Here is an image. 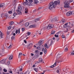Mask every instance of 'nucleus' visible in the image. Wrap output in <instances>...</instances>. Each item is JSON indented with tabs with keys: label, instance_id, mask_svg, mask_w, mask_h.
<instances>
[{
	"label": "nucleus",
	"instance_id": "nucleus-18",
	"mask_svg": "<svg viewBox=\"0 0 74 74\" xmlns=\"http://www.w3.org/2000/svg\"><path fill=\"white\" fill-rule=\"evenodd\" d=\"M0 36L1 37V38H3V37L2 36H3V33L1 32V31H0Z\"/></svg>",
	"mask_w": 74,
	"mask_h": 74
},
{
	"label": "nucleus",
	"instance_id": "nucleus-38",
	"mask_svg": "<svg viewBox=\"0 0 74 74\" xmlns=\"http://www.w3.org/2000/svg\"><path fill=\"white\" fill-rule=\"evenodd\" d=\"M3 15H4V14H2L0 15V18H2V16Z\"/></svg>",
	"mask_w": 74,
	"mask_h": 74
},
{
	"label": "nucleus",
	"instance_id": "nucleus-50",
	"mask_svg": "<svg viewBox=\"0 0 74 74\" xmlns=\"http://www.w3.org/2000/svg\"><path fill=\"white\" fill-rule=\"evenodd\" d=\"M13 16H13H10V18H11L12 19H13V18H14V16Z\"/></svg>",
	"mask_w": 74,
	"mask_h": 74
},
{
	"label": "nucleus",
	"instance_id": "nucleus-62",
	"mask_svg": "<svg viewBox=\"0 0 74 74\" xmlns=\"http://www.w3.org/2000/svg\"><path fill=\"white\" fill-rule=\"evenodd\" d=\"M3 74H10V73H5L3 72L2 73Z\"/></svg>",
	"mask_w": 74,
	"mask_h": 74
},
{
	"label": "nucleus",
	"instance_id": "nucleus-27",
	"mask_svg": "<svg viewBox=\"0 0 74 74\" xmlns=\"http://www.w3.org/2000/svg\"><path fill=\"white\" fill-rule=\"evenodd\" d=\"M34 70H35V71H36V72H37V71H38V68H36L34 69Z\"/></svg>",
	"mask_w": 74,
	"mask_h": 74
},
{
	"label": "nucleus",
	"instance_id": "nucleus-12",
	"mask_svg": "<svg viewBox=\"0 0 74 74\" xmlns=\"http://www.w3.org/2000/svg\"><path fill=\"white\" fill-rule=\"evenodd\" d=\"M25 14H27V13H28V8H26L25 9Z\"/></svg>",
	"mask_w": 74,
	"mask_h": 74
},
{
	"label": "nucleus",
	"instance_id": "nucleus-33",
	"mask_svg": "<svg viewBox=\"0 0 74 74\" xmlns=\"http://www.w3.org/2000/svg\"><path fill=\"white\" fill-rule=\"evenodd\" d=\"M35 21H35L36 22H37L38 21H40V19L37 18V19H36Z\"/></svg>",
	"mask_w": 74,
	"mask_h": 74
},
{
	"label": "nucleus",
	"instance_id": "nucleus-13",
	"mask_svg": "<svg viewBox=\"0 0 74 74\" xmlns=\"http://www.w3.org/2000/svg\"><path fill=\"white\" fill-rule=\"evenodd\" d=\"M8 16V14H5L4 15L3 18H4L5 19H7Z\"/></svg>",
	"mask_w": 74,
	"mask_h": 74
},
{
	"label": "nucleus",
	"instance_id": "nucleus-43",
	"mask_svg": "<svg viewBox=\"0 0 74 74\" xmlns=\"http://www.w3.org/2000/svg\"><path fill=\"white\" fill-rule=\"evenodd\" d=\"M54 36L56 37H59V36H58V35H56V34H55L54 35Z\"/></svg>",
	"mask_w": 74,
	"mask_h": 74
},
{
	"label": "nucleus",
	"instance_id": "nucleus-9",
	"mask_svg": "<svg viewBox=\"0 0 74 74\" xmlns=\"http://www.w3.org/2000/svg\"><path fill=\"white\" fill-rule=\"evenodd\" d=\"M72 14V12L71 11L68 12L66 14V15L67 16H69L71 15Z\"/></svg>",
	"mask_w": 74,
	"mask_h": 74
},
{
	"label": "nucleus",
	"instance_id": "nucleus-40",
	"mask_svg": "<svg viewBox=\"0 0 74 74\" xmlns=\"http://www.w3.org/2000/svg\"><path fill=\"white\" fill-rule=\"evenodd\" d=\"M27 71H26V72H25L24 74L23 73H20L18 74H27Z\"/></svg>",
	"mask_w": 74,
	"mask_h": 74
},
{
	"label": "nucleus",
	"instance_id": "nucleus-61",
	"mask_svg": "<svg viewBox=\"0 0 74 74\" xmlns=\"http://www.w3.org/2000/svg\"><path fill=\"white\" fill-rule=\"evenodd\" d=\"M24 41L25 43V44H26V43H27V42H26V40H24Z\"/></svg>",
	"mask_w": 74,
	"mask_h": 74
},
{
	"label": "nucleus",
	"instance_id": "nucleus-1",
	"mask_svg": "<svg viewBox=\"0 0 74 74\" xmlns=\"http://www.w3.org/2000/svg\"><path fill=\"white\" fill-rule=\"evenodd\" d=\"M60 1H55L53 2H52L49 4V9L50 10H52L53 8H55L56 7L57 4H58L59 5H60Z\"/></svg>",
	"mask_w": 74,
	"mask_h": 74
},
{
	"label": "nucleus",
	"instance_id": "nucleus-32",
	"mask_svg": "<svg viewBox=\"0 0 74 74\" xmlns=\"http://www.w3.org/2000/svg\"><path fill=\"white\" fill-rule=\"evenodd\" d=\"M62 62V60H59L58 61H57V63H59L60 62Z\"/></svg>",
	"mask_w": 74,
	"mask_h": 74
},
{
	"label": "nucleus",
	"instance_id": "nucleus-7",
	"mask_svg": "<svg viewBox=\"0 0 74 74\" xmlns=\"http://www.w3.org/2000/svg\"><path fill=\"white\" fill-rule=\"evenodd\" d=\"M33 46V44L32 43H30L29 45H28L27 46V49H31L32 48V47Z\"/></svg>",
	"mask_w": 74,
	"mask_h": 74
},
{
	"label": "nucleus",
	"instance_id": "nucleus-55",
	"mask_svg": "<svg viewBox=\"0 0 74 74\" xmlns=\"http://www.w3.org/2000/svg\"><path fill=\"white\" fill-rule=\"evenodd\" d=\"M18 29L16 30L15 33L16 34H17L18 33Z\"/></svg>",
	"mask_w": 74,
	"mask_h": 74
},
{
	"label": "nucleus",
	"instance_id": "nucleus-34",
	"mask_svg": "<svg viewBox=\"0 0 74 74\" xmlns=\"http://www.w3.org/2000/svg\"><path fill=\"white\" fill-rule=\"evenodd\" d=\"M47 52V49H45L44 50V53H45H45H46Z\"/></svg>",
	"mask_w": 74,
	"mask_h": 74
},
{
	"label": "nucleus",
	"instance_id": "nucleus-22",
	"mask_svg": "<svg viewBox=\"0 0 74 74\" xmlns=\"http://www.w3.org/2000/svg\"><path fill=\"white\" fill-rule=\"evenodd\" d=\"M37 49L38 50H41V47L40 46H39L37 47Z\"/></svg>",
	"mask_w": 74,
	"mask_h": 74
},
{
	"label": "nucleus",
	"instance_id": "nucleus-21",
	"mask_svg": "<svg viewBox=\"0 0 74 74\" xmlns=\"http://www.w3.org/2000/svg\"><path fill=\"white\" fill-rule=\"evenodd\" d=\"M1 63H2V64H4V63H5V61L4 60H2L1 61Z\"/></svg>",
	"mask_w": 74,
	"mask_h": 74
},
{
	"label": "nucleus",
	"instance_id": "nucleus-54",
	"mask_svg": "<svg viewBox=\"0 0 74 74\" xmlns=\"http://www.w3.org/2000/svg\"><path fill=\"white\" fill-rule=\"evenodd\" d=\"M57 41H59V38H58L56 39Z\"/></svg>",
	"mask_w": 74,
	"mask_h": 74
},
{
	"label": "nucleus",
	"instance_id": "nucleus-45",
	"mask_svg": "<svg viewBox=\"0 0 74 74\" xmlns=\"http://www.w3.org/2000/svg\"><path fill=\"white\" fill-rule=\"evenodd\" d=\"M68 31V28H66V30L64 31V33H67Z\"/></svg>",
	"mask_w": 74,
	"mask_h": 74
},
{
	"label": "nucleus",
	"instance_id": "nucleus-14",
	"mask_svg": "<svg viewBox=\"0 0 74 74\" xmlns=\"http://www.w3.org/2000/svg\"><path fill=\"white\" fill-rule=\"evenodd\" d=\"M13 59V56L12 55L10 56L9 58V60H12Z\"/></svg>",
	"mask_w": 74,
	"mask_h": 74
},
{
	"label": "nucleus",
	"instance_id": "nucleus-63",
	"mask_svg": "<svg viewBox=\"0 0 74 74\" xmlns=\"http://www.w3.org/2000/svg\"><path fill=\"white\" fill-rule=\"evenodd\" d=\"M42 52H40V55H42Z\"/></svg>",
	"mask_w": 74,
	"mask_h": 74
},
{
	"label": "nucleus",
	"instance_id": "nucleus-58",
	"mask_svg": "<svg viewBox=\"0 0 74 74\" xmlns=\"http://www.w3.org/2000/svg\"><path fill=\"white\" fill-rule=\"evenodd\" d=\"M56 72L57 73H59V70H57L56 71Z\"/></svg>",
	"mask_w": 74,
	"mask_h": 74
},
{
	"label": "nucleus",
	"instance_id": "nucleus-28",
	"mask_svg": "<svg viewBox=\"0 0 74 74\" xmlns=\"http://www.w3.org/2000/svg\"><path fill=\"white\" fill-rule=\"evenodd\" d=\"M60 56H60V55L58 54L57 56V59H59V58H60Z\"/></svg>",
	"mask_w": 74,
	"mask_h": 74
},
{
	"label": "nucleus",
	"instance_id": "nucleus-52",
	"mask_svg": "<svg viewBox=\"0 0 74 74\" xmlns=\"http://www.w3.org/2000/svg\"><path fill=\"white\" fill-rule=\"evenodd\" d=\"M62 38H65V36H64V35H62Z\"/></svg>",
	"mask_w": 74,
	"mask_h": 74
},
{
	"label": "nucleus",
	"instance_id": "nucleus-37",
	"mask_svg": "<svg viewBox=\"0 0 74 74\" xmlns=\"http://www.w3.org/2000/svg\"><path fill=\"white\" fill-rule=\"evenodd\" d=\"M14 24V22L13 21L11 22L10 23V25H12Z\"/></svg>",
	"mask_w": 74,
	"mask_h": 74
},
{
	"label": "nucleus",
	"instance_id": "nucleus-16",
	"mask_svg": "<svg viewBox=\"0 0 74 74\" xmlns=\"http://www.w3.org/2000/svg\"><path fill=\"white\" fill-rule=\"evenodd\" d=\"M55 66H56V62H55L53 65L50 66V67L51 68H53L54 67H55Z\"/></svg>",
	"mask_w": 74,
	"mask_h": 74
},
{
	"label": "nucleus",
	"instance_id": "nucleus-46",
	"mask_svg": "<svg viewBox=\"0 0 74 74\" xmlns=\"http://www.w3.org/2000/svg\"><path fill=\"white\" fill-rule=\"evenodd\" d=\"M7 64H8V65H9V64H10V62L8 61L7 62Z\"/></svg>",
	"mask_w": 74,
	"mask_h": 74
},
{
	"label": "nucleus",
	"instance_id": "nucleus-15",
	"mask_svg": "<svg viewBox=\"0 0 74 74\" xmlns=\"http://www.w3.org/2000/svg\"><path fill=\"white\" fill-rule=\"evenodd\" d=\"M30 27H31L32 28H34V27H36V25H32L29 26Z\"/></svg>",
	"mask_w": 74,
	"mask_h": 74
},
{
	"label": "nucleus",
	"instance_id": "nucleus-42",
	"mask_svg": "<svg viewBox=\"0 0 74 74\" xmlns=\"http://www.w3.org/2000/svg\"><path fill=\"white\" fill-rule=\"evenodd\" d=\"M3 71H4V72H7V70L6 69H3Z\"/></svg>",
	"mask_w": 74,
	"mask_h": 74
},
{
	"label": "nucleus",
	"instance_id": "nucleus-3",
	"mask_svg": "<svg viewBox=\"0 0 74 74\" xmlns=\"http://www.w3.org/2000/svg\"><path fill=\"white\" fill-rule=\"evenodd\" d=\"M21 11H22V6L20 5L18 7V10H16V12L18 15H22V12H21Z\"/></svg>",
	"mask_w": 74,
	"mask_h": 74
},
{
	"label": "nucleus",
	"instance_id": "nucleus-30",
	"mask_svg": "<svg viewBox=\"0 0 74 74\" xmlns=\"http://www.w3.org/2000/svg\"><path fill=\"white\" fill-rule=\"evenodd\" d=\"M55 33V31H52V32L51 33V34H54Z\"/></svg>",
	"mask_w": 74,
	"mask_h": 74
},
{
	"label": "nucleus",
	"instance_id": "nucleus-4",
	"mask_svg": "<svg viewBox=\"0 0 74 74\" xmlns=\"http://www.w3.org/2000/svg\"><path fill=\"white\" fill-rule=\"evenodd\" d=\"M64 8H70L69 3V2L68 1H65L64 3Z\"/></svg>",
	"mask_w": 74,
	"mask_h": 74
},
{
	"label": "nucleus",
	"instance_id": "nucleus-59",
	"mask_svg": "<svg viewBox=\"0 0 74 74\" xmlns=\"http://www.w3.org/2000/svg\"><path fill=\"white\" fill-rule=\"evenodd\" d=\"M12 46V45H11L9 47V48L10 49L11 48V47Z\"/></svg>",
	"mask_w": 74,
	"mask_h": 74
},
{
	"label": "nucleus",
	"instance_id": "nucleus-51",
	"mask_svg": "<svg viewBox=\"0 0 74 74\" xmlns=\"http://www.w3.org/2000/svg\"><path fill=\"white\" fill-rule=\"evenodd\" d=\"M25 30V28H22V31L23 32V31H24V30Z\"/></svg>",
	"mask_w": 74,
	"mask_h": 74
},
{
	"label": "nucleus",
	"instance_id": "nucleus-49",
	"mask_svg": "<svg viewBox=\"0 0 74 74\" xmlns=\"http://www.w3.org/2000/svg\"><path fill=\"white\" fill-rule=\"evenodd\" d=\"M28 5H31V3H29L27 4Z\"/></svg>",
	"mask_w": 74,
	"mask_h": 74
},
{
	"label": "nucleus",
	"instance_id": "nucleus-24",
	"mask_svg": "<svg viewBox=\"0 0 74 74\" xmlns=\"http://www.w3.org/2000/svg\"><path fill=\"white\" fill-rule=\"evenodd\" d=\"M22 55V53H20L18 55V58H21V56Z\"/></svg>",
	"mask_w": 74,
	"mask_h": 74
},
{
	"label": "nucleus",
	"instance_id": "nucleus-36",
	"mask_svg": "<svg viewBox=\"0 0 74 74\" xmlns=\"http://www.w3.org/2000/svg\"><path fill=\"white\" fill-rule=\"evenodd\" d=\"M62 21L63 22H65L66 21V20L62 19Z\"/></svg>",
	"mask_w": 74,
	"mask_h": 74
},
{
	"label": "nucleus",
	"instance_id": "nucleus-44",
	"mask_svg": "<svg viewBox=\"0 0 74 74\" xmlns=\"http://www.w3.org/2000/svg\"><path fill=\"white\" fill-rule=\"evenodd\" d=\"M11 27H12L11 26H10V27H8V29L9 30H10V29H11Z\"/></svg>",
	"mask_w": 74,
	"mask_h": 74
},
{
	"label": "nucleus",
	"instance_id": "nucleus-53",
	"mask_svg": "<svg viewBox=\"0 0 74 74\" xmlns=\"http://www.w3.org/2000/svg\"><path fill=\"white\" fill-rule=\"evenodd\" d=\"M29 1L31 2V3H32L33 2V0H28Z\"/></svg>",
	"mask_w": 74,
	"mask_h": 74
},
{
	"label": "nucleus",
	"instance_id": "nucleus-29",
	"mask_svg": "<svg viewBox=\"0 0 74 74\" xmlns=\"http://www.w3.org/2000/svg\"><path fill=\"white\" fill-rule=\"evenodd\" d=\"M68 51V49L67 48H65L64 49V51H65V52H67V51Z\"/></svg>",
	"mask_w": 74,
	"mask_h": 74
},
{
	"label": "nucleus",
	"instance_id": "nucleus-39",
	"mask_svg": "<svg viewBox=\"0 0 74 74\" xmlns=\"http://www.w3.org/2000/svg\"><path fill=\"white\" fill-rule=\"evenodd\" d=\"M40 63V62L39 61H36L35 62V64H38V63Z\"/></svg>",
	"mask_w": 74,
	"mask_h": 74
},
{
	"label": "nucleus",
	"instance_id": "nucleus-2",
	"mask_svg": "<svg viewBox=\"0 0 74 74\" xmlns=\"http://www.w3.org/2000/svg\"><path fill=\"white\" fill-rule=\"evenodd\" d=\"M53 43V41L51 40L47 42V44H45V47H46V48H48L49 47H51V45Z\"/></svg>",
	"mask_w": 74,
	"mask_h": 74
},
{
	"label": "nucleus",
	"instance_id": "nucleus-47",
	"mask_svg": "<svg viewBox=\"0 0 74 74\" xmlns=\"http://www.w3.org/2000/svg\"><path fill=\"white\" fill-rule=\"evenodd\" d=\"M12 11H9L8 12V13L9 14H12Z\"/></svg>",
	"mask_w": 74,
	"mask_h": 74
},
{
	"label": "nucleus",
	"instance_id": "nucleus-26",
	"mask_svg": "<svg viewBox=\"0 0 74 74\" xmlns=\"http://www.w3.org/2000/svg\"><path fill=\"white\" fill-rule=\"evenodd\" d=\"M29 23H25V26H29Z\"/></svg>",
	"mask_w": 74,
	"mask_h": 74
},
{
	"label": "nucleus",
	"instance_id": "nucleus-5",
	"mask_svg": "<svg viewBox=\"0 0 74 74\" xmlns=\"http://www.w3.org/2000/svg\"><path fill=\"white\" fill-rule=\"evenodd\" d=\"M54 27V25L52 24H50L48 25L47 27V29L48 30H49L50 29H51V28H53Z\"/></svg>",
	"mask_w": 74,
	"mask_h": 74
},
{
	"label": "nucleus",
	"instance_id": "nucleus-35",
	"mask_svg": "<svg viewBox=\"0 0 74 74\" xmlns=\"http://www.w3.org/2000/svg\"><path fill=\"white\" fill-rule=\"evenodd\" d=\"M23 23V20H21L20 22L18 23V24H21V23Z\"/></svg>",
	"mask_w": 74,
	"mask_h": 74
},
{
	"label": "nucleus",
	"instance_id": "nucleus-41",
	"mask_svg": "<svg viewBox=\"0 0 74 74\" xmlns=\"http://www.w3.org/2000/svg\"><path fill=\"white\" fill-rule=\"evenodd\" d=\"M14 39H15V37H14L12 36L11 37V40H14Z\"/></svg>",
	"mask_w": 74,
	"mask_h": 74
},
{
	"label": "nucleus",
	"instance_id": "nucleus-57",
	"mask_svg": "<svg viewBox=\"0 0 74 74\" xmlns=\"http://www.w3.org/2000/svg\"><path fill=\"white\" fill-rule=\"evenodd\" d=\"M67 27H69V29H70V28H71V27H70V26H69V25L67 26Z\"/></svg>",
	"mask_w": 74,
	"mask_h": 74
},
{
	"label": "nucleus",
	"instance_id": "nucleus-10",
	"mask_svg": "<svg viewBox=\"0 0 74 74\" xmlns=\"http://www.w3.org/2000/svg\"><path fill=\"white\" fill-rule=\"evenodd\" d=\"M72 51L71 52V55H74V47L72 49Z\"/></svg>",
	"mask_w": 74,
	"mask_h": 74
},
{
	"label": "nucleus",
	"instance_id": "nucleus-23",
	"mask_svg": "<svg viewBox=\"0 0 74 74\" xmlns=\"http://www.w3.org/2000/svg\"><path fill=\"white\" fill-rule=\"evenodd\" d=\"M26 34H27V36H29V35H30V34H31V33H30V32H27Z\"/></svg>",
	"mask_w": 74,
	"mask_h": 74
},
{
	"label": "nucleus",
	"instance_id": "nucleus-17",
	"mask_svg": "<svg viewBox=\"0 0 74 74\" xmlns=\"http://www.w3.org/2000/svg\"><path fill=\"white\" fill-rule=\"evenodd\" d=\"M41 30H38L37 32V33L38 34H39L40 35H41Z\"/></svg>",
	"mask_w": 74,
	"mask_h": 74
},
{
	"label": "nucleus",
	"instance_id": "nucleus-6",
	"mask_svg": "<svg viewBox=\"0 0 74 74\" xmlns=\"http://www.w3.org/2000/svg\"><path fill=\"white\" fill-rule=\"evenodd\" d=\"M58 18L56 17L55 18H54L51 20V22H56V21H58Z\"/></svg>",
	"mask_w": 74,
	"mask_h": 74
},
{
	"label": "nucleus",
	"instance_id": "nucleus-48",
	"mask_svg": "<svg viewBox=\"0 0 74 74\" xmlns=\"http://www.w3.org/2000/svg\"><path fill=\"white\" fill-rule=\"evenodd\" d=\"M69 24V22L66 23L64 25V26H67V25Z\"/></svg>",
	"mask_w": 74,
	"mask_h": 74
},
{
	"label": "nucleus",
	"instance_id": "nucleus-11",
	"mask_svg": "<svg viewBox=\"0 0 74 74\" xmlns=\"http://www.w3.org/2000/svg\"><path fill=\"white\" fill-rule=\"evenodd\" d=\"M5 6V4L4 3H2L0 4V8L3 7H4Z\"/></svg>",
	"mask_w": 74,
	"mask_h": 74
},
{
	"label": "nucleus",
	"instance_id": "nucleus-25",
	"mask_svg": "<svg viewBox=\"0 0 74 74\" xmlns=\"http://www.w3.org/2000/svg\"><path fill=\"white\" fill-rule=\"evenodd\" d=\"M34 1L35 2V4H37V3H38V1L37 0H34Z\"/></svg>",
	"mask_w": 74,
	"mask_h": 74
},
{
	"label": "nucleus",
	"instance_id": "nucleus-64",
	"mask_svg": "<svg viewBox=\"0 0 74 74\" xmlns=\"http://www.w3.org/2000/svg\"><path fill=\"white\" fill-rule=\"evenodd\" d=\"M27 3V1H26L24 2V4H26V3Z\"/></svg>",
	"mask_w": 74,
	"mask_h": 74
},
{
	"label": "nucleus",
	"instance_id": "nucleus-8",
	"mask_svg": "<svg viewBox=\"0 0 74 74\" xmlns=\"http://www.w3.org/2000/svg\"><path fill=\"white\" fill-rule=\"evenodd\" d=\"M44 43V40H41L38 42V45L39 46H41L42 44V43Z\"/></svg>",
	"mask_w": 74,
	"mask_h": 74
},
{
	"label": "nucleus",
	"instance_id": "nucleus-31",
	"mask_svg": "<svg viewBox=\"0 0 74 74\" xmlns=\"http://www.w3.org/2000/svg\"><path fill=\"white\" fill-rule=\"evenodd\" d=\"M35 53H38V52H39V51H38V50H35Z\"/></svg>",
	"mask_w": 74,
	"mask_h": 74
},
{
	"label": "nucleus",
	"instance_id": "nucleus-60",
	"mask_svg": "<svg viewBox=\"0 0 74 74\" xmlns=\"http://www.w3.org/2000/svg\"><path fill=\"white\" fill-rule=\"evenodd\" d=\"M18 33L19 34V33H20V29H18Z\"/></svg>",
	"mask_w": 74,
	"mask_h": 74
},
{
	"label": "nucleus",
	"instance_id": "nucleus-56",
	"mask_svg": "<svg viewBox=\"0 0 74 74\" xmlns=\"http://www.w3.org/2000/svg\"><path fill=\"white\" fill-rule=\"evenodd\" d=\"M73 0H69V2L70 3H71L72 2H73Z\"/></svg>",
	"mask_w": 74,
	"mask_h": 74
},
{
	"label": "nucleus",
	"instance_id": "nucleus-20",
	"mask_svg": "<svg viewBox=\"0 0 74 74\" xmlns=\"http://www.w3.org/2000/svg\"><path fill=\"white\" fill-rule=\"evenodd\" d=\"M17 13H16L14 12L13 14V15L14 16V17H15V16H17Z\"/></svg>",
	"mask_w": 74,
	"mask_h": 74
},
{
	"label": "nucleus",
	"instance_id": "nucleus-19",
	"mask_svg": "<svg viewBox=\"0 0 74 74\" xmlns=\"http://www.w3.org/2000/svg\"><path fill=\"white\" fill-rule=\"evenodd\" d=\"M39 63H40V62H43V60H42L41 58H39Z\"/></svg>",
	"mask_w": 74,
	"mask_h": 74
}]
</instances>
